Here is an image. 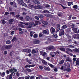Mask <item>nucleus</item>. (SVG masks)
Listing matches in <instances>:
<instances>
[{
  "label": "nucleus",
  "mask_w": 79,
  "mask_h": 79,
  "mask_svg": "<svg viewBox=\"0 0 79 79\" xmlns=\"http://www.w3.org/2000/svg\"><path fill=\"white\" fill-rule=\"evenodd\" d=\"M17 69H15V68H12L11 69H9V71L11 73L10 75H8L7 76L6 79H12V76L14 73H15L17 71Z\"/></svg>",
  "instance_id": "nucleus-1"
},
{
  "label": "nucleus",
  "mask_w": 79,
  "mask_h": 79,
  "mask_svg": "<svg viewBox=\"0 0 79 79\" xmlns=\"http://www.w3.org/2000/svg\"><path fill=\"white\" fill-rule=\"evenodd\" d=\"M18 2L21 5L24 6H27L26 3L24 2H23V0H18Z\"/></svg>",
  "instance_id": "nucleus-2"
},
{
  "label": "nucleus",
  "mask_w": 79,
  "mask_h": 79,
  "mask_svg": "<svg viewBox=\"0 0 79 79\" xmlns=\"http://www.w3.org/2000/svg\"><path fill=\"white\" fill-rule=\"evenodd\" d=\"M60 33L59 34V36L61 37L62 35H64V30L61 29L60 31Z\"/></svg>",
  "instance_id": "nucleus-3"
},
{
  "label": "nucleus",
  "mask_w": 79,
  "mask_h": 79,
  "mask_svg": "<svg viewBox=\"0 0 79 79\" xmlns=\"http://www.w3.org/2000/svg\"><path fill=\"white\" fill-rule=\"evenodd\" d=\"M43 34H46V35H48L49 34V30L48 29H46L43 31Z\"/></svg>",
  "instance_id": "nucleus-4"
},
{
  "label": "nucleus",
  "mask_w": 79,
  "mask_h": 79,
  "mask_svg": "<svg viewBox=\"0 0 79 79\" xmlns=\"http://www.w3.org/2000/svg\"><path fill=\"white\" fill-rule=\"evenodd\" d=\"M33 8L35 9H38V10H40V9H42V6L40 5H38V6H33Z\"/></svg>",
  "instance_id": "nucleus-5"
},
{
  "label": "nucleus",
  "mask_w": 79,
  "mask_h": 79,
  "mask_svg": "<svg viewBox=\"0 0 79 79\" xmlns=\"http://www.w3.org/2000/svg\"><path fill=\"white\" fill-rule=\"evenodd\" d=\"M72 29L74 32H75V33H76V34H77L78 33L77 32V28H75L74 27H72Z\"/></svg>",
  "instance_id": "nucleus-6"
},
{
  "label": "nucleus",
  "mask_w": 79,
  "mask_h": 79,
  "mask_svg": "<svg viewBox=\"0 0 79 79\" xmlns=\"http://www.w3.org/2000/svg\"><path fill=\"white\" fill-rule=\"evenodd\" d=\"M57 28L56 30V32H58L60 30V24H57L56 25Z\"/></svg>",
  "instance_id": "nucleus-7"
},
{
  "label": "nucleus",
  "mask_w": 79,
  "mask_h": 79,
  "mask_svg": "<svg viewBox=\"0 0 79 79\" xmlns=\"http://www.w3.org/2000/svg\"><path fill=\"white\" fill-rule=\"evenodd\" d=\"M50 32L51 34H53L55 32V29L53 27H51L50 28Z\"/></svg>",
  "instance_id": "nucleus-8"
},
{
  "label": "nucleus",
  "mask_w": 79,
  "mask_h": 79,
  "mask_svg": "<svg viewBox=\"0 0 79 79\" xmlns=\"http://www.w3.org/2000/svg\"><path fill=\"white\" fill-rule=\"evenodd\" d=\"M45 16L49 18H53L54 17V15H51V14H46L45 15Z\"/></svg>",
  "instance_id": "nucleus-9"
},
{
  "label": "nucleus",
  "mask_w": 79,
  "mask_h": 79,
  "mask_svg": "<svg viewBox=\"0 0 79 79\" xmlns=\"http://www.w3.org/2000/svg\"><path fill=\"white\" fill-rule=\"evenodd\" d=\"M44 68L45 70H46L47 71H50V69L48 67L44 66Z\"/></svg>",
  "instance_id": "nucleus-10"
},
{
  "label": "nucleus",
  "mask_w": 79,
  "mask_h": 79,
  "mask_svg": "<svg viewBox=\"0 0 79 79\" xmlns=\"http://www.w3.org/2000/svg\"><path fill=\"white\" fill-rule=\"evenodd\" d=\"M33 2L35 4H37V5H39L40 4V2L39 1H37V0H34L33 1Z\"/></svg>",
  "instance_id": "nucleus-11"
},
{
  "label": "nucleus",
  "mask_w": 79,
  "mask_h": 79,
  "mask_svg": "<svg viewBox=\"0 0 79 79\" xmlns=\"http://www.w3.org/2000/svg\"><path fill=\"white\" fill-rule=\"evenodd\" d=\"M48 50H53L54 49V46H49L48 48Z\"/></svg>",
  "instance_id": "nucleus-12"
},
{
  "label": "nucleus",
  "mask_w": 79,
  "mask_h": 79,
  "mask_svg": "<svg viewBox=\"0 0 79 79\" xmlns=\"http://www.w3.org/2000/svg\"><path fill=\"white\" fill-rule=\"evenodd\" d=\"M41 61L42 62V63L44 64L45 65H47V62L45 60H44L42 59H41Z\"/></svg>",
  "instance_id": "nucleus-13"
},
{
  "label": "nucleus",
  "mask_w": 79,
  "mask_h": 79,
  "mask_svg": "<svg viewBox=\"0 0 79 79\" xmlns=\"http://www.w3.org/2000/svg\"><path fill=\"white\" fill-rule=\"evenodd\" d=\"M67 51H66V52L67 53V54H69V52H73V50H72L70 48H67L66 49Z\"/></svg>",
  "instance_id": "nucleus-14"
},
{
  "label": "nucleus",
  "mask_w": 79,
  "mask_h": 79,
  "mask_svg": "<svg viewBox=\"0 0 79 79\" xmlns=\"http://www.w3.org/2000/svg\"><path fill=\"white\" fill-rule=\"evenodd\" d=\"M11 45H6V49L9 50L11 48Z\"/></svg>",
  "instance_id": "nucleus-15"
},
{
  "label": "nucleus",
  "mask_w": 79,
  "mask_h": 79,
  "mask_svg": "<svg viewBox=\"0 0 79 79\" xmlns=\"http://www.w3.org/2000/svg\"><path fill=\"white\" fill-rule=\"evenodd\" d=\"M34 44H39L40 43V41L39 40H36L35 41H34L33 42Z\"/></svg>",
  "instance_id": "nucleus-16"
},
{
  "label": "nucleus",
  "mask_w": 79,
  "mask_h": 79,
  "mask_svg": "<svg viewBox=\"0 0 79 79\" xmlns=\"http://www.w3.org/2000/svg\"><path fill=\"white\" fill-rule=\"evenodd\" d=\"M28 6H29V8L31 9H32V8H34V5H32V4H29Z\"/></svg>",
  "instance_id": "nucleus-17"
},
{
  "label": "nucleus",
  "mask_w": 79,
  "mask_h": 79,
  "mask_svg": "<svg viewBox=\"0 0 79 79\" xmlns=\"http://www.w3.org/2000/svg\"><path fill=\"white\" fill-rule=\"evenodd\" d=\"M78 7L77 6V5H74L73 6V8H74L75 9V10H77V9Z\"/></svg>",
  "instance_id": "nucleus-18"
},
{
  "label": "nucleus",
  "mask_w": 79,
  "mask_h": 79,
  "mask_svg": "<svg viewBox=\"0 0 79 79\" xmlns=\"http://www.w3.org/2000/svg\"><path fill=\"white\" fill-rule=\"evenodd\" d=\"M6 49L5 45H3L2 47L1 48V50H5Z\"/></svg>",
  "instance_id": "nucleus-19"
},
{
  "label": "nucleus",
  "mask_w": 79,
  "mask_h": 79,
  "mask_svg": "<svg viewBox=\"0 0 79 79\" xmlns=\"http://www.w3.org/2000/svg\"><path fill=\"white\" fill-rule=\"evenodd\" d=\"M67 2L68 3V6H71V5L73 3V2Z\"/></svg>",
  "instance_id": "nucleus-20"
},
{
  "label": "nucleus",
  "mask_w": 79,
  "mask_h": 79,
  "mask_svg": "<svg viewBox=\"0 0 79 79\" xmlns=\"http://www.w3.org/2000/svg\"><path fill=\"white\" fill-rule=\"evenodd\" d=\"M33 37L34 39H37L38 37V35L37 34H35L33 35Z\"/></svg>",
  "instance_id": "nucleus-21"
},
{
  "label": "nucleus",
  "mask_w": 79,
  "mask_h": 79,
  "mask_svg": "<svg viewBox=\"0 0 79 79\" xmlns=\"http://www.w3.org/2000/svg\"><path fill=\"white\" fill-rule=\"evenodd\" d=\"M43 24L44 25H47L48 24V22L47 21H44L42 22Z\"/></svg>",
  "instance_id": "nucleus-22"
},
{
  "label": "nucleus",
  "mask_w": 79,
  "mask_h": 79,
  "mask_svg": "<svg viewBox=\"0 0 79 79\" xmlns=\"http://www.w3.org/2000/svg\"><path fill=\"white\" fill-rule=\"evenodd\" d=\"M60 5H61V6L62 7L63 9H66V8H68V7L67 6H64L63 5H62V4H59Z\"/></svg>",
  "instance_id": "nucleus-23"
},
{
  "label": "nucleus",
  "mask_w": 79,
  "mask_h": 79,
  "mask_svg": "<svg viewBox=\"0 0 79 79\" xmlns=\"http://www.w3.org/2000/svg\"><path fill=\"white\" fill-rule=\"evenodd\" d=\"M47 41L48 43H50V42H52V39L50 38L48 39Z\"/></svg>",
  "instance_id": "nucleus-24"
},
{
  "label": "nucleus",
  "mask_w": 79,
  "mask_h": 79,
  "mask_svg": "<svg viewBox=\"0 0 79 79\" xmlns=\"http://www.w3.org/2000/svg\"><path fill=\"white\" fill-rule=\"evenodd\" d=\"M10 15H11L13 16H15V13L14 12H11L10 13Z\"/></svg>",
  "instance_id": "nucleus-25"
},
{
  "label": "nucleus",
  "mask_w": 79,
  "mask_h": 79,
  "mask_svg": "<svg viewBox=\"0 0 79 79\" xmlns=\"http://www.w3.org/2000/svg\"><path fill=\"white\" fill-rule=\"evenodd\" d=\"M31 53H32V54L36 53V51H35V50L34 49H32L31 51Z\"/></svg>",
  "instance_id": "nucleus-26"
},
{
  "label": "nucleus",
  "mask_w": 79,
  "mask_h": 79,
  "mask_svg": "<svg viewBox=\"0 0 79 79\" xmlns=\"http://www.w3.org/2000/svg\"><path fill=\"white\" fill-rule=\"evenodd\" d=\"M66 61H71V59L69 57H68L66 58Z\"/></svg>",
  "instance_id": "nucleus-27"
},
{
  "label": "nucleus",
  "mask_w": 79,
  "mask_h": 79,
  "mask_svg": "<svg viewBox=\"0 0 79 79\" xmlns=\"http://www.w3.org/2000/svg\"><path fill=\"white\" fill-rule=\"evenodd\" d=\"M16 40V36H15L13 38L12 42H15Z\"/></svg>",
  "instance_id": "nucleus-28"
},
{
  "label": "nucleus",
  "mask_w": 79,
  "mask_h": 79,
  "mask_svg": "<svg viewBox=\"0 0 79 79\" xmlns=\"http://www.w3.org/2000/svg\"><path fill=\"white\" fill-rule=\"evenodd\" d=\"M60 50H61V51H62L63 52L65 51V48H60Z\"/></svg>",
  "instance_id": "nucleus-29"
},
{
  "label": "nucleus",
  "mask_w": 79,
  "mask_h": 79,
  "mask_svg": "<svg viewBox=\"0 0 79 79\" xmlns=\"http://www.w3.org/2000/svg\"><path fill=\"white\" fill-rule=\"evenodd\" d=\"M48 64L52 68H54V65H53V64H51L49 63H48Z\"/></svg>",
  "instance_id": "nucleus-30"
},
{
  "label": "nucleus",
  "mask_w": 79,
  "mask_h": 79,
  "mask_svg": "<svg viewBox=\"0 0 79 79\" xmlns=\"http://www.w3.org/2000/svg\"><path fill=\"white\" fill-rule=\"evenodd\" d=\"M29 26H31L34 25V22H31L30 23L28 24Z\"/></svg>",
  "instance_id": "nucleus-31"
},
{
  "label": "nucleus",
  "mask_w": 79,
  "mask_h": 79,
  "mask_svg": "<svg viewBox=\"0 0 79 79\" xmlns=\"http://www.w3.org/2000/svg\"><path fill=\"white\" fill-rule=\"evenodd\" d=\"M25 19L27 21H29L30 19V17L29 16H27L26 17Z\"/></svg>",
  "instance_id": "nucleus-32"
},
{
  "label": "nucleus",
  "mask_w": 79,
  "mask_h": 79,
  "mask_svg": "<svg viewBox=\"0 0 79 79\" xmlns=\"http://www.w3.org/2000/svg\"><path fill=\"white\" fill-rule=\"evenodd\" d=\"M11 43V41H10V40H8L6 41V44H10Z\"/></svg>",
  "instance_id": "nucleus-33"
},
{
  "label": "nucleus",
  "mask_w": 79,
  "mask_h": 79,
  "mask_svg": "<svg viewBox=\"0 0 79 79\" xmlns=\"http://www.w3.org/2000/svg\"><path fill=\"white\" fill-rule=\"evenodd\" d=\"M53 37H55V38H57L58 37V35L56 34H54L53 35Z\"/></svg>",
  "instance_id": "nucleus-34"
},
{
  "label": "nucleus",
  "mask_w": 79,
  "mask_h": 79,
  "mask_svg": "<svg viewBox=\"0 0 79 79\" xmlns=\"http://www.w3.org/2000/svg\"><path fill=\"white\" fill-rule=\"evenodd\" d=\"M76 63L77 66H79V60H77L76 61Z\"/></svg>",
  "instance_id": "nucleus-35"
},
{
  "label": "nucleus",
  "mask_w": 79,
  "mask_h": 79,
  "mask_svg": "<svg viewBox=\"0 0 79 79\" xmlns=\"http://www.w3.org/2000/svg\"><path fill=\"white\" fill-rule=\"evenodd\" d=\"M1 76L2 77H4L5 76V72H3L1 75Z\"/></svg>",
  "instance_id": "nucleus-36"
},
{
  "label": "nucleus",
  "mask_w": 79,
  "mask_h": 79,
  "mask_svg": "<svg viewBox=\"0 0 79 79\" xmlns=\"http://www.w3.org/2000/svg\"><path fill=\"white\" fill-rule=\"evenodd\" d=\"M26 71H28V72H31L32 70L31 69L27 68L26 69Z\"/></svg>",
  "instance_id": "nucleus-37"
},
{
  "label": "nucleus",
  "mask_w": 79,
  "mask_h": 79,
  "mask_svg": "<svg viewBox=\"0 0 79 79\" xmlns=\"http://www.w3.org/2000/svg\"><path fill=\"white\" fill-rule=\"evenodd\" d=\"M62 27L63 29H66L67 27V26L66 25H64Z\"/></svg>",
  "instance_id": "nucleus-38"
},
{
  "label": "nucleus",
  "mask_w": 79,
  "mask_h": 79,
  "mask_svg": "<svg viewBox=\"0 0 79 79\" xmlns=\"http://www.w3.org/2000/svg\"><path fill=\"white\" fill-rule=\"evenodd\" d=\"M9 22H11L12 23H13L14 22V19H11L9 20Z\"/></svg>",
  "instance_id": "nucleus-39"
},
{
  "label": "nucleus",
  "mask_w": 79,
  "mask_h": 79,
  "mask_svg": "<svg viewBox=\"0 0 79 79\" xmlns=\"http://www.w3.org/2000/svg\"><path fill=\"white\" fill-rule=\"evenodd\" d=\"M66 71L67 72H70L71 71V69L69 68L66 69Z\"/></svg>",
  "instance_id": "nucleus-40"
},
{
  "label": "nucleus",
  "mask_w": 79,
  "mask_h": 79,
  "mask_svg": "<svg viewBox=\"0 0 79 79\" xmlns=\"http://www.w3.org/2000/svg\"><path fill=\"white\" fill-rule=\"evenodd\" d=\"M29 78H30V76L29 75L26 76L25 77V79H29Z\"/></svg>",
  "instance_id": "nucleus-41"
},
{
  "label": "nucleus",
  "mask_w": 79,
  "mask_h": 79,
  "mask_svg": "<svg viewBox=\"0 0 79 79\" xmlns=\"http://www.w3.org/2000/svg\"><path fill=\"white\" fill-rule=\"evenodd\" d=\"M42 36H43V34H42V33H40L39 34V37H42Z\"/></svg>",
  "instance_id": "nucleus-42"
},
{
  "label": "nucleus",
  "mask_w": 79,
  "mask_h": 79,
  "mask_svg": "<svg viewBox=\"0 0 79 79\" xmlns=\"http://www.w3.org/2000/svg\"><path fill=\"white\" fill-rule=\"evenodd\" d=\"M31 50L29 49H27V53H31Z\"/></svg>",
  "instance_id": "nucleus-43"
},
{
  "label": "nucleus",
  "mask_w": 79,
  "mask_h": 79,
  "mask_svg": "<svg viewBox=\"0 0 79 79\" xmlns=\"http://www.w3.org/2000/svg\"><path fill=\"white\" fill-rule=\"evenodd\" d=\"M2 23L3 24H5L6 23V22H5V21L4 20V19L2 20Z\"/></svg>",
  "instance_id": "nucleus-44"
},
{
  "label": "nucleus",
  "mask_w": 79,
  "mask_h": 79,
  "mask_svg": "<svg viewBox=\"0 0 79 79\" xmlns=\"http://www.w3.org/2000/svg\"><path fill=\"white\" fill-rule=\"evenodd\" d=\"M64 62V60L62 59L61 60L60 62V64H63Z\"/></svg>",
  "instance_id": "nucleus-45"
},
{
  "label": "nucleus",
  "mask_w": 79,
  "mask_h": 79,
  "mask_svg": "<svg viewBox=\"0 0 79 79\" xmlns=\"http://www.w3.org/2000/svg\"><path fill=\"white\" fill-rule=\"evenodd\" d=\"M10 70H7L6 71V73L7 74H10Z\"/></svg>",
  "instance_id": "nucleus-46"
},
{
  "label": "nucleus",
  "mask_w": 79,
  "mask_h": 79,
  "mask_svg": "<svg viewBox=\"0 0 79 79\" xmlns=\"http://www.w3.org/2000/svg\"><path fill=\"white\" fill-rule=\"evenodd\" d=\"M25 68H30V65H26L24 66Z\"/></svg>",
  "instance_id": "nucleus-47"
},
{
  "label": "nucleus",
  "mask_w": 79,
  "mask_h": 79,
  "mask_svg": "<svg viewBox=\"0 0 79 79\" xmlns=\"http://www.w3.org/2000/svg\"><path fill=\"white\" fill-rule=\"evenodd\" d=\"M43 12L45 13H48V11L47 10H44Z\"/></svg>",
  "instance_id": "nucleus-48"
},
{
  "label": "nucleus",
  "mask_w": 79,
  "mask_h": 79,
  "mask_svg": "<svg viewBox=\"0 0 79 79\" xmlns=\"http://www.w3.org/2000/svg\"><path fill=\"white\" fill-rule=\"evenodd\" d=\"M69 48H74L75 47L74 46L71 45H69Z\"/></svg>",
  "instance_id": "nucleus-49"
},
{
  "label": "nucleus",
  "mask_w": 79,
  "mask_h": 79,
  "mask_svg": "<svg viewBox=\"0 0 79 79\" xmlns=\"http://www.w3.org/2000/svg\"><path fill=\"white\" fill-rule=\"evenodd\" d=\"M30 35L31 37H32L33 36V34L32 33V32H30Z\"/></svg>",
  "instance_id": "nucleus-50"
},
{
  "label": "nucleus",
  "mask_w": 79,
  "mask_h": 79,
  "mask_svg": "<svg viewBox=\"0 0 79 79\" xmlns=\"http://www.w3.org/2000/svg\"><path fill=\"white\" fill-rule=\"evenodd\" d=\"M39 67L40 69H41V70H42V69H43L44 68V67L42 66H39Z\"/></svg>",
  "instance_id": "nucleus-51"
},
{
  "label": "nucleus",
  "mask_w": 79,
  "mask_h": 79,
  "mask_svg": "<svg viewBox=\"0 0 79 79\" xmlns=\"http://www.w3.org/2000/svg\"><path fill=\"white\" fill-rule=\"evenodd\" d=\"M62 13L60 12L59 14H58V16H62Z\"/></svg>",
  "instance_id": "nucleus-52"
},
{
  "label": "nucleus",
  "mask_w": 79,
  "mask_h": 79,
  "mask_svg": "<svg viewBox=\"0 0 79 79\" xmlns=\"http://www.w3.org/2000/svg\"><path fill=\"white\" fill-rule=\"evenodd\" d=\"M39 23V21H35L36 25H38Z\"/></svg>",
  "instance_id": "nucleus-53"
},
{
  "label": "nucleus",
  "mask_w": 79,
  "mask_h": 79,
  "mask_svg": "<svg viewBox=\"0 0 79 79\" xmlns=\"http://www.w3.org/2000/svg\"><path fill=\"white\" fill-rule=\"evenodd\" d=\"M37 76L40 77L41 78V79H43V77H42V75H37Z\"/></svg>",
  "instance_id": "nucleus-54"
},
{
  "label": "nucleus",
  "mask_w": 79,
  "mask_h": 79,
  "mask_svg": "<svg viewBox=\"0 0 79 79\" xmlns=\"http://www.w3.org/2000/svg\"><path fill=\"white\" fill-rule=\"evenodd\" d=\"M18 44H22V41H19L18 43Z\"/></svg>",
  "instance_id": "nucleus-55"
},
{
  "label": "nucleus",
  "mask_w": 79,
  "mask_h": 79,
  "mask_svg": "<svg viewBox=\"0 0 79 79\" xmlns=\"http://www.w3.org/2000/svg\"><path fill=\"white\" fill-rule=\"evenodd\" d=\"M27 3H28V4H29L30 3H31V0H28V1H27Z\"/></svg>",
  "instance_id": "nucleus-56"
},
{
  "label": "nucleus",
  "mask_w": 79,
  "mask_h": 79,
  "mask_svg": "<svg viewBox=\"0 0 79 79\" xmlns=\"http://www.w3.org/2000/svg\"><path fill=\"white\" fill-rule=\"evenodd\" d=\"M57 54H60V52H55V55H57Z\"/></svg>",
  "instance_id": "nucleus-57"
},
{
  "label": "nucleus",
  "mask_w": 79,
  "mask_h": 79,
  "mask_svg": "<svg viewBox=\"0 0 79 79\" xmlns=\"http://www.w3.org/2000/svg\"><path fill=\"white\" fill-rule=\"evenodd\" d=\"M76 39H79V35L78 34H76Z\"/></svg>",
  "instance_id": "nucleus-58"
},
{
  "label": "nucleus",
  "mask_w": 79,
  "mask_h": 79,
  "mask_svg": "<svg viewBox=\"0 0 79 79\" xmlns=\"http://www.w3.org/2000/svg\"><path fill=\"white\" fill-rule=\"evenodd\" d=\"M13 52H10V56H12L13 55Z\"/></svg>",
  "instance_id": "nucleus-59"
},
{
  "label": "nucleus",
  "mask_w": 79,
  "mask_h": 79,
  "mask_svg": "<svg viewBox=\"0 0 79 79\" xmlns=\"http://www.w3.org/2000/svg\"><path fill=\"white\" fill-rule=\"evenodd\" d=\"M8 53V52H7V51H5L4 52V55H6Z\"/></svg>",
  "instance_id": "nucleus-60"
},
{
  "label": "nucleus",
  "mask_w": 79,
  "mask_h": 79,
  "mask_svg": "<svg viewBox=\"0 0 79 79\" xmlns=\"http://www.w3.org/2000/svg\"><path fill=\"white\" fill-rule=\"evenodd\" d=\"M30 79H34V76H31L30 78Z\"/></svg>",
  "instance_id": "nucleus-61"
},
{
  "label": "nucleus",
  "mask_w": 79,
  "mask_h": 79,
  "mask_svg": "<svg viewBox=\"0 0 79 79\" xmlns=\"http://www.w3.org/2000/svg\"><path fill=\"white\" fill-rule=\"evenodd\" d=\"M9 15V12H6L4 15Z\"/></svg>",
  "instance_id": "nucleus-62"
},
{
  "label": "nucleus",
  "mask_w": 79,
  "mask_h": 79,
  "mask_svg": "<svg viewBox=\"0 0 79 79\" xmlns=\"http://www.w3.org/2000/svg\"><path fill=\"white\" fill-rule=\"evenodd\" d=\"M73 37L74 38V39H76V35H73Z\"/></svg>",
  "instance_id": "nucleus-63"
},
{
  "label": "nucleus",
  "mask_w": 79,
  "mask_h": 79,
  "mask_svg": "<svg viewBox=\"0 0 79 79\" xmlns=\"http://www.w3.org/2000/svg\"><path fill=\"white\" fill-rule=\"evenodd\" d=\"M18 79H24V77H19Z\"/></svg>",
  "instance_id": "nucleus-64"
}]
</instances>
